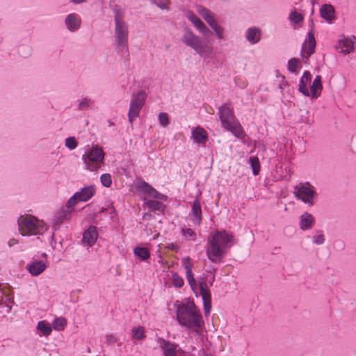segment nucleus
<instances>
[{"instance_id":"17","label":"nucleus","mask_w":356,"mask_h":356,"mask_svg":"<svg viewBox=\"0 0 356 356\" xmlns=\"http://www.w3.org/2000/svg\"><path fill=\"white\" fill-rule=\"evenodd\" d=\"M13 304L11 294L0 284V311L1 313H9Z\"/></svg>"},{"instance_id":"24","label":"nucleus","mask_w":356,"mask_h":356,"mask_svg":"<svg viewBox=\"0 0 356 356\" xmlns=\"http://www.w3.org/2000/svg\"><path fill=\"white\" fill-rule=\"evenodd\" d=\"M315 225L314 216L308 212L303 213L299 218V227L302 231L311 229Z\"/></svg>"},{"instance_id":"22","label":"nucleus","mask_w":356,"mask_h":356,"mask_svg":"<svg viewBox=\"0 0 356 356\" xmlns=\"http://www.w3.org/2000/svg\"><path fill=\"white\" fill-rule=\"evenodd\" d=\"M191 138L194 142L200 145L205 146L207 140L208 139V134L207 131L200 127H191Z\"/></svg>"},{"instance_id":"37","label":"nucleus","mask_w":356,"mask_h":356,"mask_svg":"<svg viewBox=\"0 0 356 356\" xmlns=\"http://www.w3.org/2000/svg\"><path fill=\"white\" fill-rule=\"evenodd\" d=\"M288 19L293 26H296L300 24L303 21L304 17L302 15L297 11H292L290 13Z\"/></svg>"},{"instance_id":"21","label":"nucleus","mask_w":356,"mask_h":356,"mask_svg":"<svg viewBox=\"0 0 356 356\" xmlns=\"http://www.w3.org/2000/svg\"><path fill=\"white\" fill-rule=\"evenodd\" d=\"M98 238L96 227L90 226L83 233L82 243L85 247L90 248L95 245Z\"/></svg>"},{"instance_id":"11","label":"nucleus","mask_w":356,"mask_h":356,"mask_svg":"<svg viewBox=\"0 0 356 356\" xmlns=\"http://www.w3.org/2000/svg\"><path fill=\"white\" fill-rule=\"evenodd\" d=\"M316 44L314 33L310 31L307 34L301 48V57L305 62H307L309 58L315 52Z\"/></svg>"},{"instance_id":"29","label":"nucleus","mask_w":356,"mask_h":356,"mask_svg":"<svg viewBox=\"0 0 356 356\" xmlns=\"http://www.w3.org/2000/svg\"><path fill=\"white\" fill-rule=\"evenodd\" d=\"M196 11L201 15L208 25L216 20L211 11L202 5L196 6Z\"/></svg>"},{"instance_id":"5","label":"nucleus","mask_w":356,"mask_h":356,"mask_svg":"<svg viewBox=\"0 0 356 356\" xmlns=\"http://www.w3.org/2000/svg\"><path fill=\"white\" fill-rule=\"evenodd\" d=\"M17 223L19 233L25 236L42 235L49 227L43 220H40L31 215L21 216Z\"/></svg>"},{"instance_id":"18","label":"nucleus","mask_w":356,"mask_h":356,"mask_svg":"<svg viewBox=\"0 0 356 356\" xmlns=\"http://www.w3.org/2000/svg\"><path fill=\"white\" fill-rule=\"evenodd\" d=\"M65 25L70 32L77 31L81 26L82 19L81 16L75 13H72L65 16Z\"/></svg>"},{"instance_id":"1","label":"nucleus","mask_w":356,"mask_h":356,"mask_svg":"<svg viewBox=\"0 0 356 356\" xmlns=\"http://www.w3.org/2000/svg\"><path fill=\"white\" fill-rule=\"evenodd\" d=\"M234 243V236L231 232L226 230L213 232L209 236L205 246L208 259L213 263H220Z\"/></svg>"},{"instance_id":"9","label":"nucleus","mask_w":356,"mask_h":356,"mask_svg":"<svg viewBox=\"0 0 356 356\" xmlns=\"http://www.w3.org/2000/svg\"><path fill=\"white\" fill-rule=\"evenodd\" d=\"M74 210L75 208L72 206V204H69L68 200L65 204L63 205L58 209H57L54 212L50 222L54 230L58 229L62 223L69 220L70 218L71 214L74 211Z\"/></svg>"},{"instance_id":"35","label":"nucleus","mask_w":356,"mask_h":356,"mask_svg":"<svg viewBox=\"0 0 356 356\" xmlns=\"http://www.w3.org/2000/svg\"><path fill=\"white\" fill-rule=\"evenodd\" d=\"M301 61L300 60L293 58H291L288 61L287 70L293 74H297L298 73L299 70L301 68Z\"/></svg>"},{"instance_id":"28","label":"nucleus","mask_w":356,"mask_h":356,"mask_svg":"<svg viewBox=\"0 0 356 356\" xmlns=\"http://www.w3.org/2000/svg\"><path fill=\"white\" fill-rule=\"evenodd\" d=\"M160 200H147L145 202V205L151 211L156 213L159 215L163 213L165 209V205L159 201Z\"/></svg>"},{"instance_id":"20","label":"nucleus","mask_w":356,"mask_h":356,"mask_svg":"<svg viewBox=\"0 0 356 356\" xmlns=\"http://www.w3.org/2000/svg\"><path fill=\"white\" fill-rule=\"evenodd\" d=\"M190 220L194 225H200L202 220V207L198 199H195L189 213Z\"/></svg>"},{"instance_id":"48","label":"nucleus","mask_w":356,"mask_h":356,"mask_svg":"<svg viewBox=\"0 0 356 356\" xmlns=\"http://www.w3.org/2000/svg\"><path fill=\"white\" fill-rule=\"evenodd\" d=\"M106 339L108 344H113L117 341L116 337L113 334H107Z\"/></svg>"},{"instance_id":"46","label":"nucleus","mask_w":356,"mask_h":356,"mask_svg":"<svg viewBox=\"0 0 356 356\" xmlns=\"http://www.w3.org/2000/svg\"><path fill=\"white\" fill-rule=\"evenodd\" d=\"M154 3L161 9H168L170 1L169 0H153Z\"/></svg>"},{"instance_id":"23","label":"nucleus","mask_w":356,"mask_h":356,"mask_svg":"<svg viewBox=\"0 0 356 356\" xmlns=\"http://www.w3.org/2000/svg\"><path fill=\"white\" fill-rule=\"evenodd\" d=\"M245 38L250 44L254 45L261 40V30L257 26L249 27L245 32Z\"/></svg>"},{"instance_id":"44","label":"nucleus","mask_w":356,"mask_h":356,"mask_svg":"<svg viewBox=\"0 0 356 356\" xmlns=\"http://www.w3.org/2000/svg\"><path fill=\"white\" fill-rule=\"evenodd\" d=\"M320 234L312 236V241L316 245H322L325 243V238L322 231H319Z\"/></svg>"},{"instance_id":"49","label":"nucleus","mask_w":356,"mask_h":356,"mask_svg":"<svg viewBox=\"0 0 356 356\" xmlns=\"http://www.w3.org/2000/svg\"><path fill=\"white\" fill-rule=\"evenodd\" d=\"M138 114H139V113H135V112L128 113L129 121L131 122H132L134 119H136V118L138 117Z\"/></svg>"},{"instance_id":"4","label":"nucleus","mask_w":356,"mask_h":356,"mask_svg":"<svg viewBox=\"0 0 356 356\" xmlns=\"http://www.w3.org/2000/svg\"><path fill=\"white\" fill-rule=\"evenodd\" d=\"M181 40L184 44L193 49L204 60L211 58L213 47L201 37L195 35L191 29L188 28L184 29Z\"/></svg>"},{"instance_id":"51","label":"nucleus","mask_w":356,"mask_h":356,"mask_svg":"<svg viewBox=\"0 0 356 356\" xmlns=\"http://www.w3.org/2000/svg\"><path fill=\"white\" fill-rule=\"evenodd\" d=\"M86 1L87 0H71V2L74 3V4H80Z\"/></svg>"},{"instance_id":"33","label":"nucleus","mask_w":356,"mask_h":356,"mask_svg":"<svg viewBox=\"0 0 356 356\" xmlns=\"http://www.w3.org/2000/svg\"><path fill=\"white\" fill-rule=\"evenodd\" d=\"M134 254L140 259V261H145L148 259L150 257L149 250L147 248L144 247H136L134 249Z\"/></svg>"},{"instance_id":"47","label":"nucleus","mask_w":356,"mask_h":356,"mask_svg":"<svg viewBox=\"0 0 356 356\" xmlns=\"http://www.w3.org/2000/svg\"><path fill=\"white\" fill-rule=\"evenodd\" d=\"M233 110H234V108L231 105H229L228 104H225L219 108L218 111H222V112L233 111Z\"/></svg>"},{"instance_id":"38","label":"nucleus","mask_w":356,"mask_h":356,"mask_svg":"<svg viewBox=\"0 0 356 356\" xmlns=\"http://www.w3.org/2000/svg\"><path fill=\"white\" fill-rule=\"evenodd\" d=\"M131 335L134 340H142L145 337V330L142 326L134 327L131 330Z\"/></svg>"},{"instance_id":"36","label":"nucleus","mask_w":356,"mask_h":356,"mask_svg":"<svg viewBox=\"0 0 356 356\" xmlns=\"http://www.w3.org/2000/svg\"><path fill=\"white\" fill-rule=\"evenodd\" d=\"M67 325V321L63 317L56 318L52 322V327L57 331H62Z\"/></svg>"},{"instance_id":"31","label":"nucleus","mask_w":356,"mask_h":356,"mask_svg":"<svg viewBox=\"0 0 356 356\" xmlns=\"http://www.w3.org/2000/svg\"><path fill=\"white\" fill-rule=\"evenodd\" d=\"M36 329L38 331V335L40 337H48L51 334L52 327L45 321H40L38 323Z\"/></svg>"},{"instance_id":"32","label":"nucleus","mask_w":356,"mask_h":356,"mask_svg":"<svg viewBox=\"0 0 356 356\" xmlns=\"http://www.w3.org/2000/svg\"><path fill=\"white\" fill-rule=\"evenodd\" d=\"M95 102L90 98H83L79 100L78 108L80 110H92L96 108Z\"/></svg>"},{"instance_id":"30","label":"nucleus","mask_w":356,"mask_h":356,"mask_svg":"<svg viewBox=\"0 0 356 356\" xmlns=\"http://www.w3.org/2000/svg\"><path fill=\"white\" fill-rule=\"evenodd\" d=\"M312 79V74L309 71H305L302 76H301L300 79L299 83V87L298 90L299 91L305 95H308V88H307V84L311 81Z\"/></svg>"},{"instance_id":"42","label":"nucleus","mask_w":356,"mask_h":356,"mask_svg":"<svg viewBox=\"0 0 356 356\" xmlns=\"http://www.w3.org/2000/svg\"><path fill=\"white\" fill-rule=\"evenodd\" d=\"M100 181L104 187L108 188L112 184V177L109 173L102 174L100 177Z\"/></svg>"},{"instance_id":"16","label":"nucleus","mask_w":356,"mask_h":356,"mask_svg":"<svg viewBox=\"0 0 356 356\" xmlns=\"http://www.w3.org/2000/svg\"><path fill=\"white\" fill-rule=\"evenodd\" d=\"M138 188L140 191L143 192L145 195V201L147 200V197L163 201L167 200V197L165 195L159 193L156 189H154L145 181L140 182L138 186Z\"/></svg>"},{"instance_id":"50","label":"nucleus","mask_w":356,"mask_h":356,"mask_svg":"<svg viewBox=\"0 0 356 356\" xmlns=\"http://www.w3.org/2000/svg\"><path fill=\"white\" fill-rule=\"evenodd\" d=\"M18 243V241L15 239V238H11L8 241V245L9 247H13L15 245L17 244Z\"/></svg>"},{"instance_id":"2","label":"nucleus","mask_w":356,"mask_h":356,"mask_svg":"<svg viewBox=\"0 0 356 356\" xmlns=\"http://www.w3.org/2000/svg\"><path fill=\"white\" fill-rule=\"evenodd\" d=\"M177 320L181 326L193 330L197 335H201L204 323L200 310L193 302L181 303L177 306Z\"/></svg>"},{"instance_id":"12","label":"nucleus","mask_w":356,"mask_h":356,"mask_svg":"<svg viewBox=\"0 0 356 356\" xmlns=\"http://www.w3.org/2000/svg\"><path fill=\"white\" fill-rule=\"evenodd\" d=\"M198 286L200 289V296H202L204 311L205 316H208L211 310V295L206 280L202 278L199 281Z\"/></svg>"},{"instance_id":"40","label":"nucleus","mask_w":356,"mask_h":356,"mask_svg":"<svg viewBox=\"0 0 356 356\" xmlns=\"http://www.w3.org/2000/svg\"><path fill=\"white\" fill-rule=\"evenodd\" d=\"M172 274V282L174 286L177 288H181L184 284V279L178 275L176 272H171Z\"/></svg>"},{"instance_id":"19","label":"nucleus","mask_w":356,"mask_h":356,"mask_svg":"<svg viewBox=\"0 0 356 356\" xmlns=\"http://www.w3.org/2000/svg\"><path fill=\"white\" fill-rule=\"evenodd\" d=\"M355 43V38L343 36L338 40L336 49L345 55L348 54L354 51Z\"/></svg>"},{"instance_id":"13","label":"nucleus","mask_w":356,"mask_h":356,"mask_svg":"<svg viewBox=\"0 0 356 356\" xmlns=\"http://www.w3.org/2000/svg\"><path fill=\"white\" fill-rule=\"evenodd\" d=\"M184 16L191 22L196 30L204 36L211 35V31L192 10H187L184 12Z\"/></svg>"},{"instance_id":"26","label":"nucleus","mask_w":356,"mask_h":356,"mask_svg":"<svg viewBox=\"0 0 356 356\" xmlns=\"http://www.w3.org/2000/svg\"><path fill=\"white\" fill-rule=\"evenodd\" d=\"M26 268L33 276H38L44 271L47 265L42 261L34 260L27 265Z\"/></svg>"},{"instance_id":"3","label":"nucleus","mask_w":356,"mask_h":356,"mask_svg":"<svg viewBox=\"0 0 356 356\" xmlns=\"http://www.w3.org/2000/svg\"><path fill=\"white\" fill-rule=\"evenodd\" d=\"M114 35L113 45L118 53L122 56L129 54V26L124 20V12L120 8H114Z\"/></svg>"},{"instance_id":"6","label":"nucleus","mask_w":356,"mask_h":356,"mask_svg":"<svg viewBox=\"0 0 356 356\" xmlns=\"http://www.w3.org/2000/svg\"><path fill=\"white\" fill-rule=\"evenodd\" d=\"M104 157L105 153L102 147L98 145H87L81 159L86 170L97 172L104 165Z\"/></svg>"},{"instance_id":"52","label":"nucleus","mask_w":356,"mask_h":356,"mask_svg":"<svg viewBox=\"0 0 356 356\" xmlns=\"http://www.w3.org/2000/svg\"><path fill=\"white\" fill-rule=\"evenodd\" d=\"M310 3L314 6L315 4H317L319 0H309Z\"/></svg>"},{"instance_id":"39","label":"nucleus","mask_w":356,"mask_h":356,"mask_svg":"<svg viewBox=\"0 0 356 356\" xmlns=\"http://www.w3.org/2000/svg\"><path fill=\"white\" fill-rule=\"evenodd\" d=\"M181 233L184 238L187 241H195L196 239V233L191 228L181 229Z\"/></svg>"},{"instance_id":"7","label":"nucleus","mask_w":356,"mask_h":356,"mask_svg":"<svg viewBox=\"0 0 356 356\" xmlns=\"http://www.w3.org/2000/svg\"><path fill=\"white\" fill-rule=\"evenodd\" d=\"M293 194L297 200L312 207L317 195L315 187L309 181L300 182L293 187Z\"/></svg>"},{"instance_id":"34","label":"nucleus","mask_w":356,"mask_h":356,"mask_svg":"<svg viewBox=\"0 0 356 356\" xmlns=\"http://www.w3.org/2000/svg\"><path fill=\"white\" fill-rule=\"evenodd\" d=\"M209 26L214 31L217 38L219 40H225V29L221 25L219 24L217 20L213 22Z\"/></svg>"},{"instance_id":"8","label":"nucleus","mask_w":356,"mask_h":356,"mask_svg":"<svg viewBox=\"0 0 356 356\" xmlns=\"http://www.w3.org/2000/svg\"><path fill=\"white\" fill-rule=\"evenodd\" d=\"M224 128L232 132L236 137L243 139L245 134L241 124L236 120L233 113H219Z\"/></svg>"},{"instance_id":"25","label":"nucleus","mask_w":356,"mask_h":356,"mask_svg":"<svg viewBox=\"0 0 356 356\" xmlns=\"http://www.w3.org/2000/svg\"><path fill=\"white\" fill-rule=\"evenodd\" d=\"M322 88L321 76L320 75H316L310 86L309 89H308V95H305V96L309 97L313 99L317 98L320 95Z\"/></svg>"},{"instance_id":"45","label":"nucleus","mask_w":356,"mask_h":356,"mask_svg":"<svg viewBox=\"0 0 356 356\" xmlns=\"http://www.w3.org/2000/svg\"><path fill=\"white\" fill-rule=\"evenodd\" d=\"M159 120L160 122V124L163 126V127H165L169 123V119H168V116L167 115V113H160L159 115Z\"/></svg>"},{"instance_id":"27","label":"nucleus","mask_w":356,"mask_h":356,"mask_svg":"<svg viewBox=\"0 0 356 356\" xmlns=\"http://www.w3.org/2000/svg\"><path fill=\"white\" fill-rule=\"evenodd\" d=\"M335 9L333 6L329 3L323 4L320 8V14L322 18L328 23H332L334 19Z\"/></svg>"},{"instance_id":"15","label":"nucleus","mask_w":356,"mask_h":356,"mask_svg":"<svg viewBox=\"0 0 356 356\" xmlns=\"http://www.w3.org/2000/svg\"><path fill=\"white\" fill-rule=\"evenodd\" d=\"M181 265L186 271V280L191 288L195 292L197 288V284L193 273V264L190 257H184L181 259Z\"/></svg>"},{"instance_id":"43","label":"nucleus","mask_w":356,"mask_h":356,"mask_svg":"<svg viewBox=\"0 0 356 356\" xmlns=\"http://www.w3.org/2000/svg\"><path fill=\"white\" fill-rule=\"evenodd\" d=\"M77 145L78 143L74 137H68L65 139V146L70 150L74 149Z\"/></svg>"},{"instance_id":"14","label":"nucleus","mask_w":356,"mask_h":356,"mask_svg":"<svg viewBox=\"0 0 356 356\" xmlns=\"http://www.w3.org/2000/svg\"><path fill=\"white\" fill-rule=\"evenodd\" d=\"M147 97L145 90H140L134 92L131 97L129 111H140L145 106Z\"/></svg>"},{"instance_id":"41","label":"nucleus","mask_w":356,"mask_h":356,"mask_svg":"<svg viewBox=\"0 0 356 356\" xmlns=\"http://www.w3.org/2000/svg\"><path fill=\"white\" fill-rule=\"evenodd\" d=\"M250 163L254 175H257L260 171V163L257 157L251 156L250 158Z\"/></svg>"},{"instance_id":"10","label":"nucleus","mask_w":356,"mask_h":356,"mask_svg":"<svg viewBox=\"0 0 356 356\" xmlns=\"http://www.w3.org/2000/svg\"><path fill=\"white\" fill-rule=\"evenodd\" d=\"M96 193L95 186L93 185L86 186L76 192L69 200V204L75 207L79 202H85L91 199Z\"/></svg>"}]
</instances>
